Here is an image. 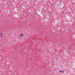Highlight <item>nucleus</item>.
<instances>
[{
	"instance_id": "7ed1b4c3",
	"label": "nucleus",
	"mask_w": 75,
	"mask_h": 75,
	"mask_svg": "<svg viewBox=\"0 0 75 75\" xmlns=\"http://www.w3.org/2000/svg\"><path fill=\"white\" fill-rule=\"evenodd\" d=\"M62 72V71H60L59 72Z\"/></svg>"
},
{
	"instance_id": "f03ea898",
	"label": "nucleus",
	"mask_w": 75,
	"mask_h": 75,
	"mask_svg": "<svg viewBox=\"0 0 75 75\" xmlns=\"http://www.w3.org/2000/svg\"><path fill=\"white\" fill-rule=\"evenodd\" d=\"M1 34V35H2V33H1V34Z\"/></svg>"
},
{
	"instance_id": "f257e3e1",
	"label": "nucleus",
	"mask_w": 75,
	"mask_h": 75,
	"mask_svg": "<svg viewBox=\"0 0 75 75\" xmlns=\"http://www.w3.org/2000/svg\"><path fill=\"white\" fill-rule=\"evenodd\" d=\"M23 34H21L20 35V36H19L20 37H22V36H23Z\"/></svg>"
},
{
	"instance_id": "20e7f679",
	"label": "nucleus",
	"mask_w": 75,
	"mask_h": 75,
	"mask_svg": "<svg viewBox=\"0 0 75 75\" xmlns=\"http://www.w3.org/2000/svg\"><path fill=\"white\" fill-rule=\"evenodd\" d=\"M62 72H64V71H62Z\"/></svg>"
}]
</instances>
